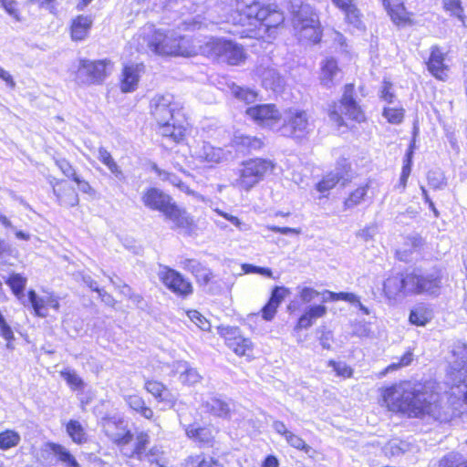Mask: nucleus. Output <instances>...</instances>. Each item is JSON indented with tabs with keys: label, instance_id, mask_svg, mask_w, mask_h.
<instances>
[{
	"label": "nucleus",
	"instance_id": "obj_1",
	"mask_svg": "<svg viewBox=\"0 0 467 467\" xmlns=\"http://www.w3.org/2000/svg\"><path fill=\"white\" fill-rule=\"evenodd\" d=\"M449 372V390L442 392L440 383L410 381L386 388L383 403L389 411L408 418L449 421L467 405V346L458 344L452 351Z\"/></svg>",
	"mask_w": 467,
	"mask_h": 467
},
{
	"label": "nucleus",
	"instance_id": "obj_2",
	"mask_svg": "<svg viewBox=\"0 0 467 467\" xmlns=\"http://www.w3.org/2000/svg\"><path fill=\"white\" fill-rule=\"evenodd\" d=\"M218 7L226 22L243 27L237 32L242 38L270 42L285 20L281 11L272 5L262 6L258 0H219Z\"/></svg>",
	"mask_w": 467,
	"mask_h": 467
},
{
	"label": "nucleus",
	"instance_id": "obj_3",
	"mask_svg": "<svg viewBox=\"0 0 467 467\" xmlns=\"http://www.w3.org/2000/svg\"><path fill=\"white\" fill-rule=\"evenodd\" d=\"M138 43L142 49L147 47L159 56L192 57L198 54L197 42L178 35L174 30L157 29L152 25L140 29Z\"/></svg>",
	"mask_w": 467,
	"mask_h": 467
},
{
	"label": "nucleus",
	"instance_id": "obj_4",
	"mask_svg": "<svg viewBox=\"0 0 467 467\" xmlns=\"http://www.w3.org/2000/svg\"><path fill=\"white\" fill-rule=\"evenodd\" d=\"M290 12L296 35L300 41L317 44L321 40L319 16L315 9L303 0H291Z\"/></svg>",
	"mask_w": 467,
	"mask_h": 467
},
{
	"label": "nucleus",
	"instance_id": "obj_5",
	"mask_svg": "<svg viewBox=\"0 0 467 467\" xmlns=\"http://www.w3.org/2000/svg\"><path fill=\"white\" fill-rule=\"evenodd\" d=\"M198 53L231 66H239L246 59V53L242 45L225 38L211 37L201 44L197 41Z\"/></svg>",
	"mask_w": 467,
	"mask_h": 467
},
{
	"label": "nucleus",
	"instance_id": "obj_6",
	"mask_svg": "<svg viewBox=\"0 0 467 467\" xmlns=\"http://www.w3.org/2000/svg\"><path fill=\"white\" fill-rule=\"evenodd\" d=\"M275 167V162L269 159H249L242 163L238 178L232 182V185L242 191L249 192L265 176L271 174Z\"/></svg>",
	"mask_w": 467,
	"mask_h": 467
},
{
	"label": "nucleus",
	"instance_id": "obj_7",
	"mask_svg": "<svg viewBox=\"0 0 467 467\" xmlns=\"http://www.w3.org/2000/svg\"><path fill=\"white\" fill-rule=\"evenodd\" d=\"M281 119L283 123L279 124L277 132L282 136L303 139L313 130V123L303 109L291 108L284 112Z\"/></svg>",
	"mask_w": 467,
	"mask_h": 467
},
{
	"label": "nucleus",
	"instance_id": "obj_8",
	"mask_svg": "<svg viewBox=\"0 0 467 467\" xmlns=\"http://www.w3.org/2000/svg\"><path fill=\"white\" fill-rule=\"evenodd\" d=\"M353 95L354 85H346L340 102L338 104L334 103L329 108V118L337 127L344 126L343 115L357 122L365 120L364 112L354 99Z\"/></svg>",
	"mask_w": 467,
	"mask_h": 467
},
{
	"label": "nucleus",
	"instance_id": "obj_9",
	"mask_svg": "<svg viewBox=\"0 0 467 467\" xmlns=\"http://www.w3.org/2000/svg\"><path fill=\"white\" fill-rule=\"evenodd\" d=\"M442 284V276L439 270L422 272L413 270L409 273L407 280V289L410 291V296L426 295L437 296Z\"/></svg>",
	"mask_w": 467,
	"mask_h": 467
},
{
	"label": "nucleus",
	"instance_id": "obj_10",
	"mask_svg": "<svg viewBox=\"0 0 467 467\" xmlns=\"http://www.w3.org/2000/svg\"><path fill=\"white\" fill-rule=\"evenodd\" d=\"M112 68L110 60H89L81 58L75 71V81L79 85H90L102 82Z\"/></svg>",
	"mask_w": 467,
	"mask_h": 467
},
{
	"label": "nucleus",
	"instance_id": "obj_11",
	"mask_svg": "<svg viewBox=\"0 0 467 467\" xmlns=\"http://www.w3.org/2000/svg\"><path fill=\"white\" fill-rule=\"evenodd\" d=\"M245 113L257 125L277 132L282 114L275 104H259L249 107Z\"/></svg>",
	"mask_w": 467,
	"mask_h": 467
},
{
	"label": "nucleus",
	"instance_id": "obj_12",
	"mask_svg": "<svg viewBox=\"0 0 467 467\" xmlns=\"http://www.w3.org/2000/svg\"><path fill=\"white\" fill-rule=\"evenodd\" d=\"M158 276L161 283L177 296L186 297L193 292L192 283L174 269L160 265Z\"/></svg>",
	"mask_w": 467,
	"mask_h": 467
},
{
	"label": "nucleus",
	"instance_id": "obj_13",
	"mask_svg": "<svg viewBox=\"0 0 467 467\" xmlns=\"http://www.w3.org/2000/svg\"><path fill=\"white\" fill-rule=\"evenodd\" d=\"M150 114L157 123H162L173 119V114L180 109L178 102L171 94L154 96L150 103Z\"/></svg>",
	"mask_w": 467,
	"mask_h": 467
},
{
	"label": "nucleus",
	"instance_id": "obj_14",
	"mask_svg": "<svg viewBox=\"0 0 467 467\" xmlns=\"http://www.w3.org/2000/svg\"><path fill=\"white\" fill-rule=\"evenodd\" d=\"M123 440H119L117 443L120 449L121 453L128 458H136L143 460L144 451L150 441V437L147 433L140 431L134 436L129 431Z\"/></svg>",
	"mask_w": 467,
	"mask_h": 467
},
{
	"label": "nucleus",
	"instance_id": "obj_15",
	"mask_svg": "<svg viewBox=\"0 0 467 467\" xmlns=\"http://www.w3.org/2000/svg\"><path fill=\"white\" fill-rule=\"evenodd\" d=\"M31 306L34 314L39 317H47L48 308L58 311L60 307L59 297L54 293L44 291L42 296L36 294L33 289L27 292L26 306Z\"/></svg>",
	"mask_w": 467,
	"mask_h": 467
},
{
	"label": "nucleus",
	"instance_id": "obj_16",
	"mask_svg": "<svg viewBox=\"0 0 467 467\" xmlns=\"http://www.w3.org/2000/svg\"><path fill=\"white\" fill-rule=\"evenodd\" d=\"M220 334L224 337L226 345L238 356L251 357L253 352L252 342L244 337L237 327H219Z\"/></svg>",
	"mask_w": 467,
	"mask_h": 467
},
{
	"label": "nucleus",
	"instance_id": "obj_17",
	"mask_svg": "<svg viewBox=\"0 0 467 467\" xmlns=\"http://www.w3.org/2000/svg\"><path fill=\"white\" fill-rule=\"evenodd\" d=\"M350 164L347 159H340L337 162L335 171L327 174L321 182L317 185V189L320 192H325L334 188L340 181H347Z\"/></svg>",
	"mask_w": 467,
	"mask_h": 467
},
{
	"label": "nucleus",
	"instance_id": "obj_18",
	"mask_svg": "<svg viewBox=\"0 0 467 467\" xmlns=\"http://www.w3.org/2000/svg\"><path fill=\"white\" fill-rule=\"evenodd\" d=\"M201 407L204 412L210 413L213 416L223 419L231 417V403L223 400L217 394L212 393L202 398Z\"/></svg>",
	"mask_w": 467,
	"mask_h": 467
},
{
	"label": "nucleus",
	"instance_id": "obj_19",
	"mask_svg": "<svg viewBox=\"0 0 467 467\" xmlns=\"http://www.w3.org/2000/svg\"><path fill=\"white\" fill-rule=\"evenodd\" d=\"M141 200L146 207L154 211H159L162 213H164L166 209L172 202L170 195L154 187L147 189L143 192Z\"/></svg>",
	"mask_w": 467,
	"mask_h": 467
},
{
	"label": "nucleus",
	"instance_id": "obj_20",
	"mask_svg": "<svg viewBox=\"0 0 467 467\" xmlns=\"http://www.w3.org/2000/svg\"><path fill=\"white\" fill-rule=\"evenodd\" d=\"M255 74L265 89L274 92H279L283 89L285 85L284 78L275 67L260 65L256 67Z\"/></svg>",
	"mask_w": 467,
	"mask_h": 467
},
{
	"label": "nucleus",
	"instance_id": "obj_21",
	"mask_svg": "<svg viewBox=\"0 0 467 467\" xmlns=\"http://www.w3.org/2000/svg\"><path fill=\"white\" fill-rule=\"evenodd\" d=\"M192 156L202 162H206L211 167L222 162L225 158L222 148L213 147L206 141H202L194 148Z\"/></svg>",
	"mask_w": 467,
	"mask_h": 467
},
{
	"label": "nucleus",
	"instance_id": "obj_22",
	"mask_svg": "<svg viewBox=\"0 0 467 467\" xmlns=\"http://www.w3.org/2000/svg\"><path fill=\"white\" fill-rule=\"evenodd\" d=\"M100 423L105 434L115 443L123 440L122 437L130 431L125 420L119 415L106 416Z\"/></svg>",
	"mask_w": 467,
	"mask_h": 467
},
{
	"label": "nucleus",
	"instance_id": "obj_23",
	"mask_svg": "<svg viewBox=\"0 0 467 467\" xmlns=\"http://www.w3.org/2000/svg\"><path fill=\"white\" fill-rule=\"evenodd\" d=\"M144 72L142 63L127 64L123 67L120 79V89L124 93L136 90L140 76Z\"/></svg>",
	"mask_w": 467,
	"mask_h": 467
},
{
	"label": "nucleus",
	"instance_id": "obj_24",
	"mask_svg": "<svg viewBox=\"0 0 467 467\" xmlns=\"http://www.w3.org/2000/svg\"><path fill=\"white\" fill-rule=\"evenodd\" d=\"M341 78V70L337 61L331 57H326L320 62L319 80L322 86L330 88Z\"/></svg>",
	"mask_w": 467,
	"mask_h": 467
},
{
	"label": "nucleus",
	"instance_id": "obj_25",
	"mask_svg": "<svg viewBox=\"0 0 467 467\" xmlns=\"http://www.w3.org/2000/svg\"><path fill=\"white\" fill-rule=\"evenodd\" d=\"M144 389L151 394L159 403H163L169 408L175 407L177 398L163 383L153 379H147L144 383Z\"/></svg>",
	"mask_w": 467,
	"mask_h": 467
},
{
	"label": "nucleus",
	"instance_id": "obj_26",
	"mask_svg": "<svg viewBox=\"0 0 467 467\" xmlns=\"http://www.w3.org/2000/svg\"><path fill=\"white\" fill-rule=\"evenodd\" d=\"M444 59L445 54L441 49L437 46L432 47L427 67L431 74L441 81L448 79L449 67L444 64Z\"/></svg>",
	"mask_w": 467,
	"mask_h": 467
},
{
	"label": "nucleus",
	"instance_id": "obj_27",
	"mask_svg": "<svg viewBox=\"0 0 467 467\" xmlns=\"http://www.w3.org/2000/svg\"><path fill=\"white\" fill-rule=\"evenodd\" d=\"M327 312V308L323 304L307 306L298 317L294 330L300 331L302 329H308L314 325L317 319L325 317Z\"/></svg>",
	"mask_w": 467,
	"mask_h": 467
},
{
	"label": "nucleus",
	"instance_id": "obj_28",
	"mask_svg": "<svg viewBox=\"0 0 467 467\" xmlns=\"http://www.w3.org/2000/svg\"><path fill=\"white\" fill-rule=\"evenodd\" d=\"M159 124V133L163 138V145L168 147V143L178 144L185 138L186 129L182 125L171 124L170 120Z\"/></svg>",
	"mask_w": 467,
	"mask_h": 467
},
{
	"label": "nucleus",
	"instance_id": "obj_29",
	"mask_svg": "<svg viewBox=\"0 0 467 467\" xmlns=\"http://www.w3.org/2000/svg\"><path fill=\"white\" fill-rule=\"evenodd\" d=\"M163 215L174 224V227L191 230L193 225L192 218L174 202L170 204Z\"/></svg>",
	"mask_w": 467,
	"mask_h": 467
},
{
	"label": "nucleus",
	"instance_id": "obj_30",
	"mask_svg": "<svg viewBox=\"0 0 467 467\" xmlns=\"http://www.w3.org/2000/svg\"><path fill=\"white\" fill-rule=\"evenodd\" d=\"M181 266L192 273L201 285H207L213 278L212 271L196 259H183L181 261Z\"/></svg>",
	"mask_w": 467,
	"mask_h": 467
},
{
	"label": "nucleus",
	"instance_id": "obj_31",
	"mask_svg": "<svg viewBox=\"0 0 467 467\" xmlns=\"http://www.w3.org/2000/svg\"><path fill=\"white\" fill-rule=\"evenodd\" d=\"M409 278V273L401 275H394L389 277L383 285L385 294L389 297H395L399 295L404 296H410V291L407 289V280Z\"/></svg>",
	"mask_w": 467,
	"mask_h": 467
},
{
	"label": "nucleus",
	"instance_id": "obj_32",
	"mask_svg": "<svg viewBox=\"0 0 467 467\" xmlns=\"http://www.w3.org/2000/svg\"><path fill=\"white\" fill-rule=\"evenodd\" d=\"M172 373L179 375V380L184 385H194L199 383L202 376L199 372L192 368L186 361H176L172 364Z\"/></svg>",
	"mask_w": 467,
	"mask_h": 467
},
{
	"label": "nucleus",
	"instance_id": "obj_33",
	"mask_svg": "<svg viewBox=\"0 0 467 467\" xmlns=\"http://www.w3.org/2000/svg\"><path fill=\"white\" fill-rule=\"evenodd\" d=\"M53 192L60 204L75 206L78 202V195L72 188L62 189V182L53 179L50 182Z\"/></svg>",
	"mask_w": 467,
	"mask_h": 467
},
{
	"label": "nucleus",
	"instance_id": "obj_34",
	"mask_svg": "<svg viewBox=\"0 0 467 467\" xmlns=\"http://www.w3.org/2000/svg\"><path fill=\"white\" fill-rule=\"evenodd\" d=\"M5 282L21 304L26 306V298L24 290L27 284V278L21 274L13 273L8 277L5 278Z\"/></svg>",
	"mask_w": 467,
	"mask_h": 467
},
{
	"label": "nucleus",
	"instance_id": "obj_35",
	"mask_svg": "<svg viewBox=\"0 0 467 467\" xmlns=\"http://www.w3.org/2000/svg\"><path fill=\"white\" fill-rule=\"evenodd\" d=\"M93 20L90 16H78L72 22L71 37L75 41L84 40L92 26Z\"/></svg>",
	"mask_w": 467,
	"mask_h": 467
},
{
	"label": "nucleus",
	"instance_id": "obj_36",
	"mask_svg": "<svg viewBox=\"0 0 467 467\" xmlns=\"http://www.w3.org/2000/svg\"><path fill=\"white\" fill-rule=\"evenodd\" d=\"M51 453L64 467H78V463L67 448L57 443H48Z\"/></svg>",
	"mask_w": 467,
	"mask_h": 467
},
{
	"label": "nucleus",
	"instance_id": "obj_37",
	"mask_svg": "<svg viewBox=\"0 0 467 467\" xmlns=\"http://www.w3.org/2000/svg\"><path fill=\"white\" fill-rule=\"evenodd\" d=\"M433 317L432 309L426 304L416 305L410 313L409 320L412 325L423 327Z\"/></svg>",
	"mask_w": 467,
	"mask_h": 467
},
{
	"label": "nucleus",
	"instance_id": "obj_38",
	"mask_svg": "<svg viewBox=\"0 0 467 467\" xmlns=\"http://www.w3.org/2000/svg\"><path fill=\"white\" fill-rule=\"evenodd\" d=\"M152 170L157 173V175L159 176V178L161 180L168 182L171 185L178 187L181 191L186 192L190 194H192L198 200L204 202V198L202 195L195 193L193 192H191L189 190L188 186L185 185L177 175H175L173 173H170L166 171L161 170L156 164L152 165Z\"/></svg>",
	"mask_w": 467,
	"mask_h": 467
},
{
	"label": "nucleus",
	"instance_id": "obj_39",
	"mask_svg": "<svg viewBox=\"0 0 467 467\" xmlns=\"http://www.w3.org/2000/svg\"><path fill=\"white\" fill-rule=\"evenodd\" d=\"M98 159L109 170L117 180L123 181L125 179L121 168L115 161L110 152L104 147H99L98 150Z\"/></svg>",
	"mask_w": 467,
	"mask_h": 467
},
{
	"label": "nucleus",
	"instance_id": "obj_40",
	"mask_svg": "<svg viewBox=\"0 0 467 467\" xmlns=\"http://www.w3.org/2000/svg\"><path fill=\"white\" fill-rule=\"evenodd\" d=\"M188 438L201 443H209L213 439L212 431L209 428L198 427L196 424L183 425Z\"/></svg>",
	"mask_w": 467,
	"mask_h": 467
},
{
	"label": "nucleus",
	"instance_id": "obj_41",
	"mask_svg": "<svg viewBox=\"0 0 467 467\" xmlns=\"http://www.w3.org/2000/svg\"><path fill=\"white\" fill-rule=\"evenodd\" d=\"M233 143L242 150H255L263 147L264 142L257 137H252L240 132H236L233 139Z\"/></svg>",
	"mask_w": 467,
	"mask_h": 467
},
{
	"label": "nucleus",
	"instance_id": "obj_42",
	"mask_svg": "<svg viewBox=\"0 0 467 467\" xmlns=\"http://www.w3.org/2000/svg\"><path fill=\"white\" fill-rule=\"evenodd\" d=\"M126 402L129 407L139 413L141 417L150 420L153 418V410L146 406L144 400L139 395H129L126 397Z\"/></svg>",
	"mask_w": 467,
	"mask_h": 467
},
{
	"label": "nucleus",
	"instance_id": "obj_43",
	"mask_svg": "<svg viewBox=\"0 0 467 467\" xmlns=\"http://www.w3.org/2000/svg\"><path fill=\"white\" fill-rule=\"evenodd\" d=\"M332 2L340 8L346 15L348 23L358 27L360 24L358 11L353 4V0H332Z\"/></svg>",
	"mask_w": 467,
	"mask_h": 467
},
{
	"label": "nucleus",
	"instance_id": "obj_44",
	"mask_svg": "<svg viewBox=\"0 0 467 467\" xmlns=\"http://www.w3.org/2000/svg\"><path fill=\"white\" fill-rule=\"evenodd\" d=\"M442 5L447 13L456 17L463 26H467V18L461 0H442Z\"/></svg>",
	"mask_w": 467,
	"mask_h": 467
},
{
	"label": "nucleus",
	"instance_id": "obj_45",
	"mask_svg": "<svg viewBox=\"0 0 467 467\" xmlns=\"http://www.w3.org/2000/svg\"><path fill=\"white\" fill-rule=\"evenodd\" d=\"M21 441V436L15 430H5L0 432V450L8 451L16 447Z\"/></svg>",
	"mask_w": 467,
	"mask_h": 467
},
{
	"label": "nucleus",
	"instance_id": "obj_46",
	"mask_svg": "<svg viewBox=\"0 0 467 467\" xmlns=\"http://www.w3.org/2000/svg\"><path fill=\"white\" fill-rule=\"evenodd\" d=\"M230 89L234 98L240 101H244L246 104L254 103L258 97L257 92L250 88H244L233 84L230 87Z\"/></svg>",
	"mask_w": 467,
	"mask_h": 467
},
{
	"label": "nucleus",
	"instance_id": "obj_47",
	"mask_svg": "<svg viewBox=\"0 0 467 467\" xmlns=\"http://www.w3.org/2000/svg\"><path fill=\"white\" fill-rule=\"evenodd\" d=\"M66 430L74 442L81 444L87 441L85 430L78 420H70L66 425Z\"/></svg>",
	"mask_w": 467,
	"mask_h": 467
},
{
	"label": "nucleus",
	"instance_id": "obj_48",
	"mask_svg": "<svg viewBox=\"0 0 467 467\" xmlns=\"http://www.w3.org/2000/svg\"><path fill=\"white\" fill-rule=\"evenodd\" d=\"M435 467H467V460L458 452H450L442 457Z\"/></svg>",
	"mask_w": 467,
	"mask_h": 467
},
{
	"label": "nucleus",
	"instance_id": "obj_49",
	"mask_svg": "<svg viewBox=\"0 0 467 467\" xmlns=\"http://www.w3.org/2000/svg\"><path fill=\"white\" fill-rule=\"evenodd\" d=\"M405 109L401 106L385 107L382 116L389 123L398 125L403 121Z\"/></svg>",
	"mask_w": 467,
	"mask_h": 467
},
{
	"label": "nucleus",
	"instance_id": "obj_50",
	"mask_svg": "<svg viewBox=\"0 0 467 467\" xmlns=\"http://www.w3.org/2000/svg\"><path fill=\"white\" fill-rule=\"evenodd\" d=\"M368 192V186H359L353 191L344 202L346 210L352 209L360 204Z\"/></svg>",
	"mask_w": 467,
	"mask_h": 467
},
{
	"label": "nucleus",
	"instance_id": "obj_51",
	"mask_svg": "<svg viewBox=\"0 0 467 467\" xmlns=\"http://www.w3.org/2000/svg\"><path fill=\"white\" fill-rule=\"evenodd\" d=\"M187 467H223V465L212 457L200 454L190 456L187 462Z\"/></svg>",
	"mask_w": 467,
	"mask_h": 467
},
{
	"label": "nucleus",
	"instance_id": "obj_52",
	"mask_svg": "<svg viewBox=\"0 0 467 467\" xmlns=\"http://www.w3.org/2000/svg\"><path fill=\"white\" fill-rule=\"evenodd\" d=\"M0 6L14 20L21 21L20 5L16 0H0Z\"/></svg>",
	"mask_w": 467,
	"mask_h": 467
},
{
	"label": "nucleus",
	"instance_id": "obj_53",
	"mask_svg": "<svg viewBox=\"0 0 467 467\" xmlns=\"http://www.w3.org/2000/svg\"><path fill=\"white\" fill-rule=\"evenodd\" d=\"M407 443L404 441L394 439L389 441L383 450L387 456H399L407 450Z\"/></svg>",
	"mask_w": 467,
	"mask_h": 467
},
{
	"label": "nucleus",
	"instance_id": "obj_54",
	"mask_svg": "<svg viewBox=\"0 0 467 467\" xmlns=\"http://www.w3.org/2000/svg\"><path fill=\"white\" fill-rule=\"evenodd\" d=\"M296 292L300 302L303 304H309L320 296V293L317 290L304 285H298L296 287Z\"/></svg>",
	"mask_w": 467,
	"mask_h": 467
},
{
	"label": "nucleus",
	"instance_id": "obj_55",
	"mask_svg": "<svg viewBox=\"0 0 467 467\" xmlns=\"http://www.w3.org/2000/svg\"><path fill=\"white\" fill-rule=\"evenodd\" d=\"M187 316L189 319L195 324L201 330L209 331L211 328L210 322L206 319L204 316H202L197 310H189L187 311Z\"/></svg>",
	"mask_w": 467,
	"mask_h": 467
},
{
	"label": "nucleus",
	"instance_id": "obj_56",
	"mask_svg": "<svg viewBox=\"0 0 467 467\" xmlns=\"http://www.w3.org/2000/svg\"><path fill=\"white\" fill-rule=\"evenodd\" d=\"M61 377L67 381V383L74 389H80L83 388V380L78 375L71 369H64L61 371Z\"/></svg>",
	"mask_w": 467,
	"mask_h": 467
},
{
	"label": "nucleus",
	"instance_id": "obj_57",
	"mask_svg": "<svg viewBox=\"0 0 467 467\" xmlns=\"http://www.w3.org/2000/svg\"><path fill=\"white\" fill-rule=\"evenodd\" d=\"M285 439L287 443L295 449L304 451L305 452H308L311 449V447L307 445L301 437L292 431L287 433Z\"/></svg>",
	"mask_w": 467,
	"mask_h": 467
},
{
	"label": "nucleus",
	"instance_id": "obj_58",
	"mask_svg": "<svg viewBox=\"0 0 467 467\" xmlns=\"http://www.w3.org/2000/svg\"><path fill=\"white\" fill-rule=\"evenodd\" d=\"M379 98L388 104H393L395 102L396 96L393 92V86L389 81H383Z\"/></svg>",
	"mask_w": 467,
	"mask_h": 467
},
{
	"label": "nucleus",
	"instance_id": "obj_59",
	"mask_svg": "<svg viewBox=\"0 0 467 467\" xmlns=\"http://www.w3.org/2000/svg\"><path fill=\"white\" fill-rule=\"evenodd\" d=\"M242 269L245 274H258L268 278H274L273 272L270 268L256 266L250 264H244L242 265Z\"/></svg>",
	"mask_w": 467,
	"mask_h": 467
},
{
	"label": "nucleus",
	"instance_id": "obj_60",
	"mask_svg": "<svg viewBox=\"0 0 467 467\" xmlns=\"http://www.w3.org/2000/svg\"><path fill=\"white\" fill-rule=\"evenodd\" d=\"M331 366L337 376L343 378H350L352 376V368L345 362H336L333 360L329 361Z\"/></svg>",
	"mask_w": 467,
	"mask_h": 467
},
{
	"label": "nucleus",
	"instance_id": "obj_61",
	"mask_svg": "<svg viewBox=\"0 0 467 467\" xmlns=\"http://www.w3.org/2000/svg\"><path fill=\"white\" fill-rule=\"evenodd\" d=\"M289 294V289L284 286H275L273 291L269 302L279 306L283 299Z\"/></svg>",
	"mask_w": 467,
	"mask_h": 467
},
{
	"label": "nucleus",
	"instance_id": "obj_62",
	"mask_svg": "<svg viewBox=\"0 0 467 467\" xmlns=\"http://www.w3.org/2000/svg\"><path fill=\"white\" fill-rule=\"evenodd\" d=\"M329 296V299L333 301L337 300H343L349 302L351 304H358L359 301V298L357 295L353 293H346V292H340V293H327Z\"/></svg>",
	"mask_w": 467,
	"mask_h": 467
},
{
	"label": "nucleus",
	"instance_id": "obj_63",
	"mask_svg": "<svg viewBox=\"0 0 467 467\" xmlns=\"http://www.w3.org/2000/svg\"><path fill=\"white\" fill-rule=\"evenodd\" d=\"M412 353L410 351H407L400 358V360L398 362V363H392L390 365H389L386 368H385V371H384V375L389 373V372H391L393 370H396L401 367H405V366H408L411 363L412 361Z\"/></svg>",
	"mask_w": 467,
	"mask_h": 467
},
{
	"label": "nucleus",
	"instance_id": "obj_64",
	"mask_svg": "<svg viewBox=\"0 0 467 467\" xmlns=\"http://www.w3.org/2000/svg\"><path fill=\"white\" fill-rule=\"evenodd\" d=\"M0 336L6 341L15 339L14 332L11 327L5 321L4 316L0 312Z\"/></svg>",
	"mask_w": 467,
	"mask_h": 467
}]
</instances>
